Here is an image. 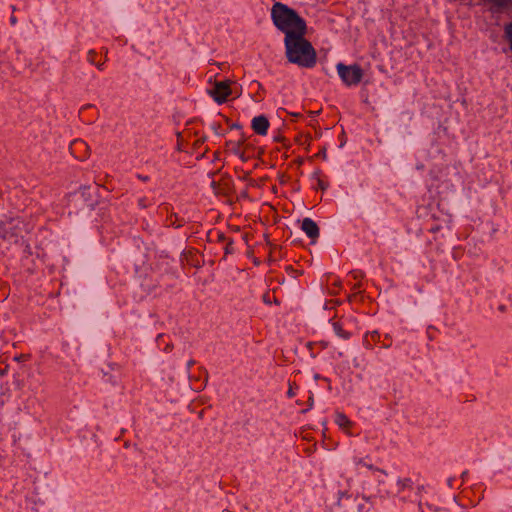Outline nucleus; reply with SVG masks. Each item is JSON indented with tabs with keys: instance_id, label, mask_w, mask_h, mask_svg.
Here are the masks:
<instances>
[{
	"instance_id": "obj_1",
	"label": "nucleus",
	"mask_w": 512,
	"mask_h": 512,
	"mask_svg": "<svg viewBox=\"0 0 512 512\" xmlns=\"http://www.w3.org/2000/svg\"><path fill=\"white\" fill-rule=\"evenodd\" d=\"M271 17L274 25L285 34V39L307 33L306 22L285 4L275 3L271 9Z\"/></svg>"
},
{
	"instance_id": "obj_2",
	"label": "nucleus",
	"mask_w": 512,
	"mask_h": 512,
	"mask_svg": "<svg viewBox=\"0 0 512 512\" xmlns=\"http://www.w3.org/2000/svg\"><path fill=\"white\" fill-rule=\"evenodd\" d=\"M305 35L298 34L291 39H284L286 56L291 63L302 67H312L316 63V51L311 43L305 39Z\"/></svg>"
},
{
	"instance_id": "obj_3",
	"label": "nucleus",
	"mask_w": 512,
	"mask_h": 512,
	"mask_svg": "<svg viewBox=\"0 0 512 512\" xmlns=\"http://www.w3.org/2000/svg\"><path fill=\"white\" fill-rule=\"evenodd\" d=\"M338 73L347 85L358 84L363 76V71L358 65L347 66L343 63L337 65Z\"/></svg>"
},
{
	"instance_id": "obj_4",
	"label": "nucleus",
	"mask_w": 512,
	"mask_h": 512,
	"mask_svg": "<svg viewBox=\"0 0 512 512\" xmlns=\"http://www.w3.org/2000/svg\"><path fill=\"white\" fill-rule=\"evenodd\" d=\"M209 94L217 103H224L231 94L230 81L215 82L214 89L210 90Z\"/></svg>"
},
{
	"instance_id": "obj_5",
	"label": "nucleus",
	"mask_w": 512,
	"mask_h": 512,
	"mask_svg": "<svg viewBox=\"0 0 512 512\" xmlns=\"http://www.w3.org/2000/svg\"><path fill=\"white\" fill-rule=\"evenodd\" d=\"M268 127L269 121L265 116L255 117L252 121V128L259 135H265Z\"/></svg>"
},
{
	"instance_id": "obj_6",
	"label": "nucleus",
	"mask_w": 512,
	"mask_h": 512,
	"mask_svg": "<svg viewBox=\"0 0 512 512\" xmlns=\"http://www.w3.org/2000/svg\"><path fill=\"white\" fill-rule=\"evenodd\" d=\"M302 230L307 234L311 239H316L319 236V228L317 224L309 219L305 218L302 222Z\"/></svg>"
},
{
	"instance_id": "obj_7",
	"label": "nucleus",
	"mask_w": 512,
	"mask_h": 512,
	"mask_svg": "<svg viewBox=\"0 0 512 512\" xmlns=\"http://www.w3.org/2000/svg\"><path fill=\"white\" fill-rule=\"evenodd\" d=\"M337 422L340 426L348 425L349 420L346 418V416L339 414L337 417Z\"/></svg>"
},
{
	"instance_id": "obj_8",
	"label": "nucleus",
	"mask_w": 512,
	"mask_h": 512,
	"mask_svg": "<svg viewBox=\"0 0 512 512\" xmlns=\"http://www.w3.org/2000/svg\"><path fill=\"white\" fill-rule=\"evenodd\" d=\"M506 33L510 40V47L512 49V22L506 26Z\"/></svg>"
},
{
	"instance_id": "obj_9",
	"label": "nucleus",
	"mask_w": 512,
	"mask_h": 512,
	"mask_svg": "<svg viewBox=\"0 0 512 512\" xmlns=\"http://www.w3.org/2000/svg\"><path fill=\"white\" fill-rule=\"evenodd\" d=\"M288 394H289L290 396H292V395H293L292 388H290V389H289Z\"/></svg>"
}]
</instances>
